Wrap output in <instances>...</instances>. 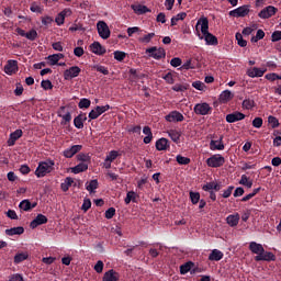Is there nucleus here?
Here are the masks:
<instances>
[{"mask_svg": "<svg viewBox=\"0 0 281 281\" xmlns=\"http://www.w3.org/2000/svg\"><path fill=\"white\" fill-rule=\"evenodd\" d=\"M199 25H201V33L198 32V36L200 41H205L206 45H213L216 46L218 45V38L210 33V20H207L206 16H201L198 22H196V30H199Z\"/></svg>", "mask_w": 281, "mask_h": 281, "instance_id": "nucleus-1", "label": "nucleus"}, {"mask_svg": "<svg viewBox=\"0 0 281 281\" xmlns=\"http://www.w3.org/2000/svg\"><path fill=\"white\" fill-rule=\"evenodd\" d=\"M189 195H190L191 203L193 205H196V203L201 201V193L199 192L190 191Z\"/></svg>", "mask_w": 281, "mask_h": 281, "instance_id": "nucleus-39", "label": "nucleus"}, {"mask_svg": "<svg viewBox=\"0 0 281 281\" xmlns=\"http://www.w3.org/2000/svg\"><path fill=\"white\" fill-rule=\"evenodd\" d=\"M168 135H169L170 139H172V142H175V144H179V140L181 139V132H179L177 130H171L168 132Z\"/></svg>", "mask_w": 281, "mask_h": 281, "instance_id": "nucleus-34", "label": "nucleus"}, {"mask_svg": "<svg viewBox=\"0 0 281 281\" xmlns=\"http://www.w3.org/2000/svg\"><path fill=\"white\" fill-rule=\"evenodd\" d=\"M9 281H25V280L23 279V276H22V274L15 273V274H12V276L10 277Z\"/></svg>", "mask_w": 281, "mask_h": 281, "instance_id": "nucleus-64", "label": "nucleus"}, {"mask_svg": "<svg viewBox=\"0 0 281 281\" xmlns=\"http://www.w3.org/2000/svg\"><path fill=\"white\" fill-rule=\"evenodd\" d=\"M268 123L270 124L271 128H278V126H280V121H278V117L273 115L268 117Z\"/></svg>", "mask_w": 281, "mask_h": 281, "instance_id": "nucleus-42", "label": "nucleus"}, {"mask_svg": "<svg viewBox=\"0 0 281 281\" xmlns=\"http://www.w3.org/2000/svg\"><path fill=\"white\" fill-rule=\"evenodd\" d=\"M124 201L125 205H130L131 201L137 203V193H135V191H128Z\"/></svg>", "mask_w": 281, "mask_h": 281, "instance_id": "nucleus-33", "label": "nucleus"}, {"mask_svg": "<svg viewBox=\"0 0 281 281\" xmlns=\"http://www.w3.org/2000/svg\"><path fill=\"white\" fill-rule=\"evenodd\" d=\"M172 91H176L178 93L183 92V91H188V85H179V83H177V85H175L172 87Z\"/></svg>", "mask_w": 281, "mask_h": 281, "instance_id": "nucleus-53", "label": "nucleus"}, {"mask_svg": "<svg viewBox=\"0 0 281 281\" xmlns=\"http://www.w3.org/2000/svg\"><path fill=\"white\" fill-rule=\"evenodd\" d=\"M166 122H183L186 117L181 112L175 110L171 111L168 115L165 116Z\"/></svg>", "mask_w": 281, "mask_h": 281, "instance_id": "nucleus-12", "label": "nucleus"}, {"mask_svg": "<svg viewBox=\"0 0 281 281\" xmlns=\"http://www.w3.org/2000/svg\"><path fill=\"white\" fill-rule=\"evenodd\" d=\"M37 203L30 202V200H23L20 202L19 207L20 210H23L24 212H30V210H34L36 207Z\"/></svg>", "mask_w": 281, "mask_h": 281, "instance_id": "nucleus-25", "label": "nucleus"}, {"mask_svg": "<svg viewBox=\"0 0 281 281\" xmlns=\"http://www.w3.org/2000/svg\"><path fill=\"white\" fill-rule=\"evenodd\" d=\"M192 87L198 91H205V83H203L202 81H193Z\"/></svg>", "mask_w": 281, "mask_h": 281, "instance_id": "nucleus-54", "label": "nucleus"}, {"mask_svg": "<svg viewBox=\"0 0 281 281\" xmlns=\"http://www.w3.org/2000/svg\"><path fill=\"white\" fill-rule=\"evenodd\" d=\"M170 65H171V67H181L182 60H181V58H179V57H173V58L170 60Z\"/></svg>", "mask_w": 281, "mask_h": 281, "instance_id": "nucleus-61", "label": "nucleus"}, {"mask_svg": "<svg viewBox=\"0 0 281 281\" xmlns=\"http://www.w3.org/2000/svg\"><path fill=\"white\" fill-rule=\"evenodd\" d=\"M70 170L74 175H80V172H87V170H89V164L80 162L77 166L72 167Z\"/></svg>", "mask_w": 281, "mask_h": 281, "instance_id": "nucleus-24", "label": "nucleus"}, {"mask_svg": "<svg viewBox=\"0 0 281 281\" xmlns=\"http://www.w3.org/2000/svg\"><path fill=\"white\" fill-rule=\"evenodd\" d=\"M153 38H155V33H148V34L144 35L143 37H139L138 41H139V43L148 44V43H150V41H153Z\"/></svg>", "mask_w": 281, "mask_h": 281, "instance_id": "nucleus-41", "label": "nucleus"}, {"mask_svg": "<svg viewBox=\"0 0 281 281\" xmlns=\"http://www.w3.org/2000/svg\"><path fill=\"white\" fill-rule=\"evenodd\" d=\"M243 109H246V111H250V109H254L256 106V101L251 99H245L241 103Z\"/></svg>", "mask_w": 281, "mask_h": 281, "instance_id": "nucleus-37", "label": "nucleus"}, {"mask_svg": "<svg viewBox=\"0 0 281 281\" xmlns=\"http://www.w3.org/2000/svg\"><path fill=\"white\" fill-rule=\"evenodd\" d=\"M86 190H88V192H93L95 190H98V180H91L89 182V186L86 187Z\"/></svg>", "mask_w": 281, "mask_h": 281, "instance_id": "nucleus-51", "label": "nucleus"}, {"mask_svg": "<svg viewBox=\"0 0 281 281\" xmlns=\"http://www.w3.org/2000/svg\"><path fill=\"white\" fill-rule=\"evenodd\" d=\"M95 71H99V74H103V76H109V68L101 66V65H97L94 66Z\"/></svg>", "mask_w": 281, "mask_h": 281, "instance_id": "nucleus-58", "label": "nucleus"}, {"mask_svg": "<svg viewBox=\"0 0 281 281\" xmlns=\"http://www.w3.org/2000/svg\"><path fill=\"white\" fill-rule=\"evenodd\" d=\"M47 221V216L43 214H37V216L31 222L30 227L31 229H36V227L45 225Z\"/></svg>", "mask_w": 281, "mask_h": 281, "instance_id": "nucleus-16", "label": "nucleus"}, {"mask_svg": "<svg viewBox=\"0 0 281 281\" xmlns=\"http://www.w3.org/2000/svg\"><path fill=\"white\" fill-rule=\"evenodd\" d=\"M94 271L97 273H102V271H104V262L102 260L97 261L94 265Z\"/></svg>", "mask_w": 281, "mask_h": 281, "instance_id": "nucleus-59", "label": "nucleus"}, {"mask_svg": "<svg viewBox=\"0 0 281 281\" xmlns=\"http://www.w3.org/2000/svg\"><path fill=\"white\" fill-rule=\"evenodd\" d=\"M80 67L78 66H72L64 71V78L66 80H74V78H78L80 76Z\"/></svg>", "mask_w": 281, "mask_h": 281, "instance_id": "nucleus-9", "label": "nucleus"}, {"mask_svg": "<svg viewBox=\"0 0 281 281\" xmlns=\"http://www.w3.org/2000/svg\"><path fill=\"white\" fill-rule=\"evenodd\" d=\"M247 14H249V5L247 4L229 11V16H234L235 19L245 18Z\"/></svg>", "mask_w": 281, "mask_h": 281, "instance_id": "nucleus-8", "label": "nucleus"}, {"mask_svg": "<svg viewBox=\"0 0 281 281\" xmlns=\"http://www.w3.org/2000/svg\"><path fill=\"white\" fill-rule=\"evenodd\" d=\"M132 10L135 12V14H146L147 12H150L148 7L144 4H132Z\"/></svg>", "mask_w": 281, "mask_h": 281, "instance_id": "nucleus-28", "label": "nucleus"}, {"mask_svg": "<svg viewBox=\"0 0 281 281\" xmlns=\"http://www.w3.org/2000/svg\"><path fill=\"white\" fill-rule=\"evenodd\" d=\"M249 249H250L251 254H256L257 256L265 254V247H262L261 244H258L256 241H251L249 244Z\"/></svg>", "mask_w": 281, "mask_h": 281, "instance_id": "nucleus-21", "label": "nucleus"}, {"mask_svg": "<svg viewBox=\"0 0 281 281\" xmlns=\"http://www.w3.org/2000/svg\"><path fill=\"white\" fill-rule=\"evenodd\" d=\"M41 87H42V89H44V91H49V90L54 89V85L48 79L42 80Z\"/></svg>", "mask_w": 281, "mask_h": 281, "instance_id": "nucleus-48", "label": "nucleus"}, {"mask_svg": "<svg viewBox=\"0 0 281 281\" xmlns=\"http://www.w3.org/2000/svg\"><path fill=\"white\" fill-rule=\"evenodd\" d=\"M90 50L92 54H95L97 56H104L106 54V48L100 44V42H94L90 45Z\"/></svg>", "mask_w": 281, "mask_h": 281, "instance_id": "nucleus-15", "label": "nucleus"}, {"mask_svg": "<svg viewBox=\"0 0 281 281\" xmlns=\"http://www.w3.org/2000/svg\"><path fill=\"white\" fill-rule=\"evenodd\" d=\"M80 150H82V145H72L70 148L64 150V157H66V159H71V157L77 155V153H80Z\"/></svg>", "mask_w": 281, "mask_h": 281, "instance_id": "nucleus-17", "label": "nucleus"}, {"mask_svg": "<svg viewBox=\"0 0 281 281\" xmlns=\"http://www.w3.org/2000/svg\"><path fill=\"white\" fill-rule=\"evenodd\" d=\"M223 251L218 249H213L209 255V260L218 262L220 260H223Z\"/></svg>", "mask_w": 281, "mask_h": 281, "instance_id": "nucleus-26", "label": "nucleus"}, {"mask_svg": "<svg viewBox=\"0 0 281 281\" xmlns=\"http://www.w3.org/2000/svg\"><path fill=\"white\" fill-rule=\"evenodd\" d=\"M74 126L76 128H85V123H83V121H82V119L80 116H76L74 119Z\"/></svg>", "mask_w": 281, "mask_h": 281, "instance_id": "nucleus-55", "label": "nucleus"}, {"mask_svg": "<svg viewBox=\"0 0 281 281\" xmlns=\"http://www.w3.org/2000/svg\"><path fill=\"white\" fill-rule=\"evenodd\" d=\"M23 137V130H15L13 133L10 134V137L8 139V146H14L16 144L18 139H21Z\"/></svg>", "mask_w": 281, "mask_h": 281, "instance_id": "nucleus-20", "label": "nucleus"}, {"mask_svg": "<svg viewBox=\"0 0 281 281\" xmlns=\"http://www.w3.org/2000/svg\"><path fill=\"white\" fill-rule=\"evenodd\" d=\"M54 165H55L54 160H46V161L40 162L35 170V176L37 177V179H42V177L49 175V172L54 170Z\"/></svg>", "mask_w": 281, "mask_h": 281, "instance_id": "nucleus-2", "label": "nucleus"}, {"mask_svg": "<svg viewBox=\"0 0 281 281\" xmlns=\"http://www.w3.org/2000/svg\"><path fill=\"white\" fill-rule=\"evenodd\" d=\"M176 161L180 165V166H188V164H190V158L188 157H183L181 155H178L176 157Z\"/></svg>", "mask_w": 281, "mask_h": 281, "instance_id": "nucleus-43", "label": "nucleus"}, {"mask_svg": "<svg viewBox=\"0 0 281 281\" xmlns=\"http://www.w3.org/2000/svg\"><path fill=\"white\" fill-rule=\"evenodd\" d=\"M265 74H267V68L252 67L247 70V76H249V78H262Z\"/></svg>", "mask_w": 281, "mask_h": 281, "instance_id": "nucleus-13", "label": "nucleus"}, {"mask_svg": "<svg viewBox=\"0 0 281 281\" xmlns=\"http://www.w3.org/2000/svg\"><path fill=\"white\" fill-rule=\"evenodd\" d=\"M252 126L255 128H262V117H255L252 121Z\"/></svg>", "mask_w": 281, "mask_h": 281, "instance_id": "nucleus-63", "label": "nucleus"}, {"mask_svg": "<svg viewBox=\"0 0 281 281\" xmlns=\"http://www.w3.org/2000/svg\"><path fill=\"white\" fill-rule=\"evenodd\" d=\"M243 120H245V114L238 111L226 115V122L228 124H234L235 122H240Z\"/></svg>", "mask_w": 281, "mask_h": 281, "instance_id": "nucleus-14", "label": "nucleus"}, {"mask_svg": "<svg viewBox=\"0 0 281 281\" xmlns=\"http://www.w3.org/2000/svg\"><path fill=\"white\" fill-rule=\"evenodd\" d=\"M168 148H170V142L168 140V138L162 137L156 140V150H168Z\"/></svg>", "mask_w": 281, "mask_h": 281, "instance_id": "nucleus-22", "label": "nucleus"}, {"mask_svg": "<svg viewBox=\"0 0 281 281\" xmlns=\"http://www.w3.org/2000/svg\"><path fill=\"white\" fill-rule=\"evenodd\" d=\"M226 223L229 227H236L240 223V215L238 213L228 215L226 217Z\"/></svg>", "mask_w": 281, "mask_h": 281, "instance_id": "nucleus-23", "label": "nucleus"}, {"mask_svg": "<svg viewBox=\"0 0 281 281\" xmlns=\"http://www.w3.org/2000/svg\"><path fill=\"white\" fill-rule=\"evenodd\" d=\"M143 133L146 135L143 139L144 144H150L153 142V130H150V126H145Z\"/></svg>", "mask_w": 281, "mask_h": 281, "instance_id": "nucleus-30", "label": "nucleus"}, {"mask_svg": "<svg viewBox=\"0 0 281 281\" xmlns=\"http://www.w3.org/2000/svg\"><path fill=\"white\" fill-rule=\"evenodd\" d=\"M71 186H74V178L67 177L64 180V182H61L60 188H61L63 192H68L69 188H71Z\"/></svg>", "mask_w": 281, "mask_h": 281, "instance_id": "nucleus-31", "label": "nucleus"}, {"mask_svg": "<svg viewBox=\"0 0 281 281\" xmlns=\"http://www.w3.org/2000/svg\"><path fill=\"white\" fill-rule=\"evenodd\" d=\"M212 106L207 102L196 103L193 108L195 115H212Z\"/></svg>", "mask_w": 281, "mask_h": 281, "instance_id": "nucleus-3", "label": "nucleus"}, {"mask_svg": "<svg viewBox=\"0 0 281 281\" xmlns=\"http://www.w3.org/2000/svg\"><path fill=\"white\" fill-rule=\"evenodd\" d=\"M210 150H225V144L223 143V136H220L218 139H212L210 142Z\"/></svg>", "mask_w": 281, "mask_h": 281, "instance_id": "nucleus-19", "label": "nucleus"}, {"mask_svg": "<svg viewBox=\"0 0 281 281\" xmlns=\"http://www.w3.org/2000/svg\"><path fill=\"white\" fill-rule=\"evenodd\" d=\"M115 216V207H110L105 211V218L111 220Z\"/></svg>", "mask_w": 281, "mask_h": 281, "instance_id": "nucleus-62", "label": "nucleus"}, {"mask_svg": "<svg viewBox=\"0 0 281 281\" xmlns=\"http://www.w3.org/2000/svg\"><path fill=\"white\" fill-rule=\"evenodd\" d=\"M277 13L278 8L273 5H268L258 13V16L259 19H271V16H276Z\"/></svg>", "mask_w": 281, "mask_h": 281, "instance_id": "nucleus-7", "label": "nucleus"}, {"mask_svg": "<svg viewBox=\"0 0 281 281\" xmlns=\"http://www.w3.org/2000/svg\"><path fill=\"white\" fill-rule=\"evenodd\" d=\"M117 157H120V153L117 150H111L109 155L105 157V159L106 161L113 162L114 160L117 159Z\"/></svg>", "mask_w": 281, "mask_h": 281, "instance_id": "nucleus-45", "label": "nucleus"}, {"mask_svg": "<svg viewBox=\"0 0 281 281\" xmlns=\"http://www.w3.org/2000/svg\"><path fill=\"white\" fill-rule=\"evenodd\" d=\"M24 232L25 228H23V226L5 229L7 236H21V234H23Z\"/></svg>", "mask_w": 281, "mask_h": 281, "instance_id": "nucleus-27", "label": "nucleus"}, {"mask_svg": "<svg viewBox=\"0 0 281 281\" xmlns=\"http://www.w3.org/2000/svg\"><path fill=\"white\" fill-rule=\"evenodd\" d=\"M235 38L239 47H247V41L243 38V34L236 33Z\"/></svg>", "mask_w": 281, "mask_h": 281, "instance_id": "nucleus-44", "label": "nucleus"}, {"mask_svg": "<svg viewBox=\"0 0 281 281\" xmlns=\"http://www.w3.org/2000/svg\"><path fill=\"white\" fill-rule=\"evenodd\" d=\"M239 184L245 186L246 188H251L254 182L249 181V178L246 175H243L241 179L239 180Z\"/></svg>", "mask_w": 281, "mask_h": 281, "instance_id": "nucleus-40", "label": "nucleus"}, {"mask_svg": "<svg viewBox=\"0 0 281 281\" xmlns=\"http://www.w3.org/2000/svg\"><path fill=\"white\" fill-rule=\"evenodd\" d=\"M19 71V61L14 59H9L7 61V65L4 66V72L8 76H12L13 74H16Z\"/></svg>", "mask_w": 281, "mask_h": 281, "instance_id": "nucleus-11", "label": "nucleus"}, {"mask_svg": "<svg viewBox=\"0 0 281 281\" xmlns=\"http://www.w3.org/2000/svg\"><path fill=\"white\" fill-rule=\"evenodd\" d=\"M97 30H98L99 36H101L103 41H106V38L111 37V30L109 29V24H106V22L99 21L97 23Z\"/></svg>", "mask_w": 281, "mask_h": 281, "instance_id": "nucleus-5", "label": "nucleus"}, {"mask_svg": "<svg viewBox=\"0 0 281 281\" xmlns=\"http://www.w3.org/2000/svg\"><path fill=\"white\" fill-rule=\"evenodd\" d=\"M78 161H81V164H89L91 161V156L87 154H79L77 155Z\"/></svg>", "mask_w": 281, "mask_h": 281, "instance_id": "nucleus-47", "label": "nucleus"}, {"mask_svg": "<svg viewBox=\"0 0 281 281\" xmlns=\"http://www.w3.org/2000/svg\"><path fill=\"white\" fill-rule=\"evenodd\" d=\"M234 99V93H232V91L229 90H224L221 94H220V102H222L223 104H225V102H229V100Z\"/></svg>", "mask_w": 281, "mask_h": 281, "instance_id": "nucleus-29", "label": "nucleus"}, {"mask_svg": "<svg viewBox=\"0 0 281 281\" xmlns=\"http://www.w3.org/2000/svg\"><path fill=\"white\" fill-rule=\"evenodd\" d=\"M69 12V10H64L61 11L55 19V23H57V25H64L65 23V16H67V13Z\"/></svg>", "mask_w": 281, "mask_h": 281, "instance_id": "nucleus-38", "label": "nucleus"}, {"mask_svg": "<svg viewBox=\"0 0 281 281\" xmlns=\"http://www.w3.org/2000/svg\"><path fill=\"white\" fill-rule=\"evenodd\" d=\"M146 54H149L150 58H155V60H161L166 56V49L164 47L157 48V46H153L146 49Z\"/></svg>", "mask_w": 281, "mask_h": 281, "instance_id": "nucleus-6", "label": "nucleus"}, {"mask_svg": "<svg viewBox=\"0 0 281 281\" xmlns=\"http://www.w3.org/2000/svg\"><path fill=\"white\" fill-rule=\"evenodd\" d=\"M102 281H120V273L113 269L108 270L103 274Z\"/></svg>", "mask_w": 281, "mask_h": 281, "instance_id": "nucleus-18", "label": "nucleus"}, {"mask_svg": "<svg viewBox=\"0 0 281 281\" xmlns=\"http://www.w3.org/2000/svg\"><path fill=\"white\" fill-rule=\"evenodd\" d=\"M30 10L31 12H35L36 14L43 13V9L36 2L31 3Z\"/></svg>", "mask_w": 281, "mask_h": 281, "instance_id": "nucleus-52", "label": "nucleus"}, {"mask_svg": "<svg viewBox=\"0 0 281 281\" xmlns=\"http://www.w3.org/2000/svg\"><path fill=\"white\" fill-rule=\"evenodd\" d=\"M29 255L27 252H20L14 256L13 262L14 265H21V262L27 260Z\"/></svg>", "mask_w": 281, "mask_h": 281, "instance_id": "nucleus-35", "label": "nucleus"}, {"mask_svg": "<svg viewBox=\"0 0 281 281\" xmlns=\"http://www.w3.org/2000/svg\"><path fill=\"white\" fill-rule=\"evenodd\" d=\"M266 80H269L270 82H276V80H279L280 75L276 72H270L265 76Z\"/></svg>", "mask_w": 281, "mask_h": 281, "instance_id": "nucleus-56", "label": "nucleus"}, {"mask_svg": "<svg viewBox=\"0 0 281 281\" xmlns=\"http://www.w3.org/2000/svg\"><path fill=\"white\" fill-rule=\"evenodd\" d=\"M256 262H276V255L271 251L263 250L262 254L255 257Z\"/></svg>", "mask_w": 281, "mask_h": 281, "instance_id": "nucleus-10", "label": "nucleus"}, {"mask_svg": "<svg viewBox=\"0 0 281 281\" xmlns=\"http://www.w3.org/2000/svg\"><path fill=\"white\" fill-rule=\"evenodd\" d=\"M126 58V53L122 50H115L114 52V59L117 60L119 63H122Z\"/></svg>", "mask_w": 281, "mask_h": 281, "instance_id": "nucleus-49", "label": "nucleus"}, {"mask_svg": "<svg viewBox=\"0 0 281 281\" xmlns=\"http://www.w3.org/2000/svg\"><path fill=\"white\" fill-rule=\"evenodd\" d=\"M26 38L27 41H36L38 38V32L36 30L32 29L26 33Z\"/></svg>", "mask_w": 281, "mask_h": 281, "instance_id": "nucleus-50", "label": "nucleus"}, {"mask_svg": "<svg viewBox=\"0 0 281 281\" xmlns=\"http://www.w3.org/2000/svg\"><path fill=\"white\" fill-rule=\"evenodd\" d=\"M79 109H89L91 106V100L83 98L78 103Z\"/></svg>", "mask_w": 281, "mask_h": 281, "instance_id": "nucleus-46", "label": "nucleus"}, {"mask_svg": "<svg viewBox=\"0 0 281 281\" xmlns=\"http://www.w3.org/2000/svg\"><path fill=\"white\" fill-rule=\"evenodd\" d=\"M272 43H278V41H281V31H274L271 35Z\"/></svg>", "mask_w": 281, "mask_h": 281, "instance_id": "nucleus-60", "label": "nucleus"}, {"mask_svg": "<svg viewBox=\"0 0 281 281\" xmlns=\"http://www.w3.org/2000/svg\"><path fill=\"white\" fill-rule=\"evenodd\" d=\"M81 210L83 211V212H89V210H91V200L90 199H85L83 200V203H82V205H81Z\"/></svg>", "mask_w": 281, "mask_h": 281, "instance_id": "nucleus-57", "label": "nucleus"}, {"mask_svg": "<svg viewBox=\"0 0 281 281\" xmlns=\"http://www.w3.org/2000/svg\"><path fill=\"white\" fill-rule=\"evenodd\" d=\"M186 16H188V13H186V12H181V13H178L176 16H172L171 18V26L177 25L178 21H184Z\"/></svg>", "mask_w": 281, "mask_h": 281, "instance_id": "nucleus-36", "label": "nucleus"}, {"mask_svg": "<svg viewBox=\"0 0 281 281\" xmlns=\"http://www.w3.org/2000/svg\"><path fill=\"white\" fill-rule=\"evenodd\" d=\"M206 165L209 168H221L225 165V157L221 156V154H215L206 159Z\"/></svg>", "mask_w": 281, "mask_h": 281, "instance_id": "nucleus-4", "label": "nucleus"}, {"mask_svg": "<svg viewBox=\"0 0 281 281\" xmlns=\"http://www.w3.org/2000/svg\"><path fill=\"white\" fill-rule=\"evenodd\" d=\"M192 267H194V262L188 261L184 265L180 266V273L181 276H186V273H189V271H192Z\"/></svg>", "mask_w": 281, "mask_h": 281, "instance_id": "nucleus-32", "label": "nucleus"}]
</instances>
